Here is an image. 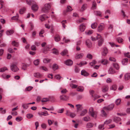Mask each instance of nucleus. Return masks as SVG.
Returning <instances> with one entry per match:
<instances>
[{
	"instance_id": "nucleus-62",
	"label": "nucleus",
	"mask_w": 130,
	"mask_h": 130,
	"mask_svg": "<svg viewBox=\"0 0 130 130\" xmlns=\"http://www.w3.org/2000/svg\"><path fill=\"white\" fill-rule=\"evenodd\" d=\"M72 10V9L70 6H68L67 7V11H70Z\"/></svg>"
},
{
	"instance_id": "nucleus-40",
	"label": "nucleus",
	"mask_w": 130,
	"mask_h": 130,
	"mask_svg": "<svg viewBox=\"0 0 130 130\" xmlns=\"http://www.w3.org/2000/svg\"><path fill=\"white\" fill-rule=\"evenodd\" d=\"M98 25V24L96 23H92L91 25V28L93 29H94Z\"/></svg>"
},
{
	"instance_id": "nucleus-3",
	"label": "nucleus",
	"mask_w": 130,
	"mask_h": 130,
	"mask_svg": "<svg viewBox=\"0 0 130 130\" xmlns=\"http://www.w3.org/2000/svg\"><path fill=\"white\" fill-rule=\"evenodd\" d=\"M114 106V104L112 103L110 104L108 106L104 107L103 109L106 111H111L113 109Z\"/></svg>"
},
{
	"instance_id": "nucleus-37",
	"label": "nucleus",
	"mask_w": 130,
	"mask_h": 130,
	"mask_svg": "<svg viewBox=\"0 0 130 130\" xmlns=\"http://www.w3.org/2000/svg\"><path fill=\"white\" fill-rule=\"evenodd\" d=\"M117 89V86L116 85H113L110 87V89L111 90H113L114 91L116 90Z\"/></svg>"
},
{
	"instance_id": "nucleus-14",
	"label": "nucleus",
	"mask_w": 130,
	"mask_h": 130,
	"mask_svg": "<svg viewBox=\"0 0 130 130\" xmlns=\"http://www.w3.org/2000/svg\"><path fill=\"white\" fill-rule=\"evenodd\" d=\"M86 44L87 46L89 47H91L92 45V43L89 40L87 39L86 40Z\"/></svg>"
},
{
	"instance_id": "nucleus-56",
	"label": "nucleus",
	"mask_w": 130,
	"mask_h": 130,
	"mask_svg": "<svg viewBox=\"0 0 130 130\" xmlns=\"http://www.w3.org/2000/svg\"><path fill=\"white\" fill-rule=\"evenodd\" d=\"M103 109L101 111V113L104 116H106L107 115V114L106 112Z\"/></svg>"
},
{
	"instance_id": "nucleus-35",
	"label": "nucleus",
	"mask_w": 130,
	"mask_h": 130,
	"mask_svg": "<svg viewBox=\"0 0 130 130\" xmlns=\"http://www.w3.org/2000/svg\"><path fill=\"white\" fill-rule=\"evenodd\" d=\"M121 100L120 99H118L116 100L115 101V103L117 105H118L120 104Z\"/></svg>"
},
{
	"instance_id": "nucleus-4",
	"label": "nucleus",
	"mask_w": 130,
	"mask_h": 130,
	"mask_svg": "<svg viewBox=\"0 0 130 130\" xmlns=\"http://www.w3.org/2000/svg\"><path fill=\"white\" fill-rule=\"evenodd\" d=\"M105 25L103 23L100 24L98 26L97 28L98 31L99 32H101L104 30L105 27Z\"/></svg>"
},
{
	"instance_id": "nucleus-12",
	"label": "nucleus",
	"mask_w": 130,
	"mask_h": 130,
	"mask_svg": "<svg viewBox=\"0 0 130 130\" xmlns=\"http://www.w3.org/2000/svg\"><path fill=\"white\" fill-rule=\"evenodd\" d=\"M99 39V40L98 41V44L99 46H101L104 42V40L101 36V38H100Z\"/></svg>"
},
{
	"instance_id": "nucleus-59",
	"label": "nucleus",
	"mask_w": 130,
	"mask_h": 130,
	"mask_svg": "<svg viewBox=\"0 0 130 130\" xmlns=\"http://www.w3.org/2000/svg\"><path fill=\"white\" fill-rule=\"evenodd\" d=\"M32 88V87L31 86H29L26 88L25 90L26 91H29L31 90Z\"/></svg>"
},
{
	"instance_id": "nucleus-52",
	"label": "nucleus",
	"mask_w": 130,
	"mask_h": 130,
	"mask_svg": "<svg viewBox=\"0 0 130 130\" xmlns=\"http://www.w3.org/2000/svg\"><path fill=\"white\" fill-rule=\"evenodd\" d=\"M49 101V99L48 98H43L41 102H46L47 101Z\"/></svg>"
},
{
	"instance_id": "nucleus-36",
	"label": "nucleus",
	"mask_w": 130,
	"mask_h": 130,
	"mask_svg": "<svg viewBox=\"0 0 130 130\" xmlns=\"http://www.w3.org/2000/svg\"><path fill=\"white\" fill-rule=\"evenodd\" d=\"M26 10V9L25 8H23L21 9L19 11V13L21 14H22L25 12Z\"/></svg>"
},
{
	"instance_id": "nucleus-9",
	"label": "nucleus",
	"mask_w": 130,
	"mask_h": 130,
	"mask_svg": "<svg viewBox=\"0 0 130 130\" xmlns=\"http://www.w3.org/2000/svg\"><path fill=\"white\" fill-rule=\"evenodd\" d=\"M108 72L109 74H113L116 73V71L113 68L110 67L108 71Z\"/></svg>"
},
{
	"instance_id": "nucleus-41",
	"label": "nucleus",
	"mask_w": 130,
	"mask_h": 130,
	"mask_svg": "<svg viewBox=\"0 0 130 130\" xmlns=\"http://www.w3.org/2000/svg\"><path fill=\"white\" fill-rule=\"evenodd\" d=\"M93 32V31L92 30H89L86 32V34L87 35H90Z\"/></svg>"
},
{
	"instance_id": "nucleus-29",
	"label": "nucleus",
	"mask_w": 130,
	"mask_h": 130,
	"mask_svg": "<svg viewBox=\"0 0 130 130\" xmlns=\"http://www.w3.org/2000/svg\"><path fill=\"white\" fill-rule=\"evenodd\" d=\"M113 66L117 70H118L119 69V65L117 63H114L113 64Z\"/></svg>"
},
{
	"instance_id": "nucleus-17",
	"label": "nucleus",
	"mask_w": 130,
	"mask_h": 130,
	"mask_svg": "<svg viewBox=\"0 0 130 130\" xmlns=\"http://www.w3.org/2000/svg\"><path fill=\"white\" fill-rule=\"evenodd\" d=\"M101 38V35L99 34H97V36L96 37H91V40L93 41H95L97 40H99L100 38Z\"/></svg>"
},
{
	"instance_id": "nucleus-16",
	"label": "nucleus",
	"mask_w": 130,
	"mask_h": 130,
	"mask_svg": "<svg viewBox=\"0 0 130 130\" xmlns=\"http://www.w3.org/2000/svg\"><path fill=\"white\" fill-rule=\"evenodd\" d=\"M81 73L82 75L85 76H87L89 75V73L84 70H82L81 71Z\"/></svg>"
},
{
	"instance_id": "nucleus-48",
	"label": "nucleus",
	"mask_w": 130,
	"mask_h": 130,
	"mask_svg": "<svg viewBox=\"0 0 130 130\" xmlns=\"http://www.w3.org/2000/svg\"><path fill=\"white\" fill-rule=\"evenodd\" d=\"M26 3L28 5L30 6L34 2V1L33 0H26Z\"/></svg>"
},
{
	"instance_id": "nucleus-8",
	"label": "nucleus",
	"mask_w": 130,
	"mask_h": 130,
	"mask_svg": "<svg viewBox=\"0 0 130 130\" xmlns=\"http://www.w3.org/2000/svg\"><path fill=\"white\" fill-rule=\"evenodd\" d=\"M66 114L67 116H70L72 118H73L76 116L75 113L71 112L69 110L67 111Z\"/></svg>"
},
{
	"instance_id": "nucleus-58",
	"label": "nucleus",
	"mask_w": 130,
	"mask_h": 130,
	"mask_svg": "<svg viewBox=\"0 0 130 130\" xmlns=\"http://www.w3.org/2000/svg\"><path fill=\"white\" fill-rule=\"evenodd\" d=\"M104 124L100 125L98 126V128L99 129H103L104 128Z\"/></svg>"
},
{
	"instance_id": "nucleus-44",
	"label": "nucleus",
	"mask_w": 130,
	"mask_h": 130,
	"mask_svg": "<svg viewBox=\"0 0 130 130\" xmlns=\"http://www.w3.org/2000/svg\"><path fill=\"white\" fill-rule=\"evenodd\" d=\"M96 63V61L95 60H93L92 62H90L89 63L90 65L91 66V67H92Z\"/></svg>"
},
{
	"instance_id": "nucleus-60",
	"label": "nucleus",
	"mask_w": 130,
	"mask_h": 130,
	"mask_svg": "<svg viewBox=\"0 0 130 130\" xmlns=\"http://www.w3.org/2000/svg\"><path fill=\"white\" fill-rule=\"evenodd\" d=\"M70 87L72 88H77V85L73 84H70Z\"/></svg>"
},
{
	"instance_id": "nucleus-21",
	"label": "nucleus",
	"mask_w": 130,
	"mask_h": 130,
	"mask_svg": "<svg viewBox=\"0 0 130 130\" xmlns=\"http://www.w3.org/2000/svg\"><path fill=\"white\" fill-rule=\"evenodd\" d=\"M85 28V26L83 24H82L79 26V29L81 31H84Z\"/></svg>"
},
{
	"instance_id": "nucleus-23",
	"label": "nucleus",
	"mask_w": 130,
	"mask_h": 130,
	"mask_svg": "<svg viewBox=\"0 0 130 130\" xmlns=\"http://www.w3.org/2000/svg\"><path fill=\"white\" fill-rule=\"evenodd\" d=\"M83 120L86 122H88L90 120V118L89 116H87L83 118Z\"/></svg>"
},
{
	"instance_id": "nucleus-39",
	"label": "nucleus",
	"mask_w": 130,
	"mask_h": 130,
	"mask_svg": "<svg viewBox=\"0 0 130 130\" xmlns=\"http://www.w3.org/2000/svg\"><path fill=\"white\" fill-rule=\"evenodd\" d=\"M112 121V120L110 119L107 120L104 122V124L107 125L111 123Z\"/></svg>"
},
{
	"instance_id": "nucleus-2",
	"label": "nucleus",
	"mask_w": 130,
	"mask_h": 130,
	"mask_svg": "<svg viewBox=\"0 0 130 130\" xmlns=\"http://www.w3.org/2000/svg\"><path fill=\"white\" fill-rule=\"evenodd\" d=\"M51 6L50 3H46L45 4L44 7L42 9V11L43 12L47 13L51 9Z\"/></svg>"
},
{
	"instance_id": "nucleus-31",
	"label": "nucleus",
	"mask_w": 130,
	"mask_h": 130,
	"mask_svg": "<svg viewBox=\"0 0 130 130\" xmlns=\"http://www.w3.org/2000/svg\"><path fill=\"white\" fill-rule=\"evenodd\" d=\"M34 63L36 66H38L40 60L39 59H37L34 61Z\"/></svg>"
},
{
	"instance_id": "nucleus-20",
	"label": "nucleus",
	"mask_w": 130,
	"mask_h": 130,
	"mask_svg": "<svg viewBox=\"0 0 130 130\" xmlns=\"http://www.w3.org/2000/svg\"><path fill=\"white\" fill-rule=\"evenodd\" d=\"M94 126V124L91 122L87 123L86 125V127L87 128H90Z\"/></svg>"
},
{
	"instance_id": "nucleus-47",
	"label": "nucleus",
	"mask_w": 130,
	"mask_h": 130,
	"mask_svg": "<svg viewBox=\"0 0 130 130\" xmlns=\"http://www.w3.org/2000/svg\"><path fill=\"white\" fill-rule=\"evenodd\" d=\"M128 59L127 58L123 59L122 61V63L123 65L125 64V63L127 62Z\"/></svg>"
},
{
	"instance_id": "nucleus-33",
	"label": "nucleus",
	"mask_w": 130,
	"mask_h": 130,
	"mask_svg": "<svg viewBox=\"0 0 130 130\" xmlns=\"http://www.w3.org/2000/svg\"><path fill=\"white\" fill-rule=\"evenodd\" d=\"M87 111L86 109H84L81 113L80 115L82 116H84L87 113Z\"/></svg>"
},
{
	"instance_id": "nucleus-57",
	"label": "nucleus",
	"mask_w": 130,
	"mask_h": 130,
	"mask_svg": "<svg viewBox=\"0 0 130 130\" xmlns=\"http://www.w3.org/2000/svg\"><path fill=\"white\" fill-rule=\"evenodd\" d=\"M117 40L118 42L119 43H121L123 41V40L121 38L119 37L117 38Z\"/></svg>"
},
{
	"instance_id": "nucleus-18",
	"label": "nucleus",
	"mask_w": 130,
	"mask_h": 130,
	"mask_svg": "<svg viewBox=\"0 0 130 130\" xmlns=\"http://www.w3.org/2000/svg\"><path fill=\"white\" fill-rule=\"evenodd\" d=\"M130 78V73H126L124 76V79L125 80H127Z\"/></svg>"
},
{
	"instance_id": "nucleus-19",
	"label": "nucleus",
	"mask_w": 130,
	"mask_h": 130,
	"mask_svg": "<svg viewBox=\"0 0 130 130\" xmlns=\"http://www.w3.org/2000/svg\"><path fill=\"white\" fill-rule=\"evenodd\" d=\"M108 89L109 87L108 86H105L102 88V91L103 92H105L108 91Z\"/></svg>"
},
{
	"instance_id": "nucleus-50",
	"label": "nucleus",
	"mask_w": 130,
	"mask_h": 130,
	"mask_svg": "<svg viewBox=\"0 0 130 130\" xmlns=\"http://www.w3.org/2000/svg\"><path fill=\"white\" fill-rule=\"evenodd\" d=\"M51 60V59H48L45 58L43 60V62L45 63H47L49 62Z\"/></svg>"
},
{
	"instance_id": "nucleus-28",
	"label": "nucleus",
	"mask_w": 130,
	"mask_h": 130,
	"mask_svg": "<svg viewBox=\"0 0 130 130\" xmlns=\"http://www.w3.org/2000/svg\"><path fill=\"white\" fill-rule=\"evenodd\" d=\"M22 106L24 109H27L28 108V106L27 103H23L22 104Z\"/></svg>"
},
{
	"instance_id": "nucleus-13",
	"label": "nucleus",
	"mask_w": 130,
	"mask_h": 130,
	"mask_svg": "<svg viewBox=\"0 0 130 130\" xmlns=\"http://www.w3.org/2000/svg\"><path fill=\"white\" fill-rule=\"evenodd\" d=\"M32 9L34 11H37L38 9V6L36 4H35L32 5L31 7Z\"/></svg>"
},
{
	"instance_id": "nucleus-25",
	"label": "nucleus",
	"mask_w": 130,
	"mask_h": 130,
	"mask_svg": "<svg viewBox=\"0 0 130 130\" xmlns=\"http://www.w3.org/2000/svg\"><path fill=\"white\" fill-rule=\"evenodd\" d=\"M14 31L12 29L7 30L6 32V34L8 35H10L14 33Z\"/></svg>"
},
{
	"instance_id": "nucleus-15",
	"label": "nucleus",
	"mask_w": 130,
	"mask_h": 130,
	"mask_svg": "<svg viewBox=\"0 0 130 130\" xmlns=\"http://www.w3.org/2000/svg\"><path fill=\"white\" fill-rule=\"evenodd\" d=\"M65 63L67 65L71 66L73 64V62L71 60L68 59L65 62Z\"/></svg>"
},
{
	"instance_id": "nucleus-55",
	"label": "nucleus",
	"mask_w": 130,
	"mask_h": 130,
	"mask_svg": "<svg viewBox=\"0 0 130 130\" xmlns=\"http://www.w3.org/2000/svg\"><path fill=\"white\" fill-rule=\"evenodd\" d=\"M23 119L22 117H18L16 118V120L18 122L21 121Z\"/></svg>"
},
{
	"instance_id": "nucleus-22",
	"label": "nucleus",
	"mask_w": 130,
	"mask_h": 130,
	"mask_svg": "<svg viewBox=\"0 0 130 130\" xmlns=\"http://www.w3.org/2000/svg\"><path fill=\"white\" fill-rule=\"evenodd\" d=\"M84 56V54L83 53H81L76 55L75 58L76 59H78L82 58Z\"/></svg>"
},
{
	"instance_id": "nucleus-1",
	"label": "nucleus",
	"mask_w": 130,
	"mask_h": 130,
	"mask_svg": "<svg viewBox=\"0 0 130 130\" xmlns=\"http://www.w3.org/2000/svg\"><path fill=\"white\" fill-rule=\"evenodd\" d=\"M89 113L92 117L94 118H96L97 117V112L96 111H94L92 107H91L90 108Z\"/></svg>"
},
{
	"instance_id": "nucleus-32",
	"label": "nucleus",
	"mask_w": 130,
	"mask_h": 130,
	"mask_svg": "<svg viewBox=\"0 0 130 130\" xmlns=\"http://www.w3.org/2000/svg\"><path fill=\"white\" fill-rule=\"evenodd\" d=\"M101 63L103 65L106 64L108 63L107 60L105 59H102L101 61Z\"/></svg>"
},
{
	"instance_id": "nucleus-6",
	"label": "nucleus",
	"mask_w": 130,
	"mask_h": 130,
	"mask_svg": "<svg viewBox=\"0 0 130 130\" xmlns=\"http://www.w3.org/2000/svg\"><path fill=\"white\" fill-rule=\"evenodd\" d=\"M69 98V96L66 95H61L60 96V99L63 101H68Z\"/></svg>"
},
{
	"instance_id": "nucleus-24",
	"label": "nucleus",
	"mask_w": 130,
	"mask_h": 130,
	"mask_svg": "<svg viewBox=\"0 0 130 130\" xmlns=\"http://www.w3.org/2000/svg\"><path fill=\"white\" fill-rule=\"evenodd\" d=\"M87 5L86 4H83L81 7L80 11H84L87 8Z\"/></svg>"
},
{
	"instance_id": "nucleus-42",
	"label": "nucleus",
	"mask_w": 130,
	"mask_h": 130,
	"mask_svg": "<svg viewBox=\"0 0 130 130\" xmlns=\"http://www.w3.org/2000/svg\"><path fill=\"white\" fill-rule=\"evenodd\" d=\"M61 23L62 25V27L64 29L65 28L66 26L65 25V24L67 23L66 21L63 20L61 22Z\"/></svg>"
},
{
	"instance_id": "nucleus-54",
	"label": "nucleus",
	"mask_w": 130,
	"mask_h": 130,
	"mask_svg": "<svg viewBox=\"0 0 130 130\" xmlns=\"http://www.w3.org/2000/svg\"><path fill=\"white\" fill-rule=\"evenodd\" d=\"M53 68L54 70L55 71L58 68V65L56 64H53Z\"/></svg>"
},
{
	"instance_id": "nucleus-10",
	"label": "nucleus",
	"mask_w": 130,
	"mask_h": 130,
	"mask_svg": "<svg viewBox=\"0 0 130 130\" xmlns=\"http://www.w3.org/2000/svg\"><path fill=\"white\" fill-rule=\"evenodd\" d=\"M38 114L39 116H48L49 114L46 111H45L44 112H39Z\"/></svg>"
},
{
	"instance_id": "nucleus-53",
	"label": "nucleus",
	"mask_w": 130,
	"mask_h": 130,
	"mask_svg": "<svg viewBox=\"0 0 130 130\" xmlns=\"http://www.w3.org/2000/svg\"><path fill=\"white\" fill-rule=\"evenodd\" d=\"M95 14L97 15H99L100 16H101V12L100 11H96L95 12Z\"/></svg>"
},
{
	"instance_id": "nucleus-43",
	"label": "nucleus",
	"mask_w": 130,
	"mask_h": 130,
	"mask_svg": "<svg viewBox=\"0 0 130 130\" xmlns=\"http://www.w3.org/2000/svg\"><path fill=\"white\" fill-rule=\"evenodd\" d=\"M121 120V119L119 117H117L115 118L114 119V121L116 123H117L118 122Z\"/></svg>"
},
{
	"instance_id": "nucleus-45",
	"label": "nucleus",
	"mask_w": 130,
	"mask_h": 130,
	"mask_svg": "<svg viewBox=\"0 0 130 130\" xmlns=\"http://www.w3.org/2000/svg\"><path fill=\"white\" fill-rule=\"evenodd\" d=\"M96 4L95 1H94L93 3L92 6V9H95L96 8Z\"/></svg>"
},
{
	"instance_id": "nucleus-64",
	"label": "nucleus",
	"mask_w": 130,
	"mask_h": 130,
	"mask_svg": "<svg viewBox=\"0 0 130 130\" xmlns=\"http://www.w3.org/2000/svg\"><path fill=\"white\" fill-rule=\"evenodd\" d=\"M67 91L66 89H64L62 90L61 92L62 93L65 94L66 93Z\"/></svg>"
},
{
	"instance_id": "nucleus-34",
	"label": "nucleus",
	"mask_w": 130,
	"mask_h": 130,
	"mask_svg": "<svg viewBox=\"0 0 130 130\" xmlns=\"http://www.w3.org/2000/svg\"><path fill=\"white\" fill-rule=\"evenodd\" d=\"M8 68L7 67H3L1 68L0 69V72H5L6 70H8Z\"/></svg>"
},
{
	"instance_id": "nucleus-27",
	"label": "nucleus",
	"mask_w": 130,
	"mask_h": 130,
	"mask_svg": "<svg viewBox=\"0 0 130 130\" xmlns=\"http://www.w3.org/2000/svg\"><path fill=\"white\" fill-rule=\"evenodd\" d=\"M29 66V65L28 64L23 63L22 65V69L24 70H25L27 69V67Z\"/></svg>"
},
{
	"instance_id": "nucleus-46",
	"label": "nucleus",
	"mask_w": 130,
	"mask_h": 130,
	"mask_svg": "<svg viewBox=\"0 0 130 130\" xmlns=\"http://www.w3.org/2000/svg\"><path fill=\"white\" fill-rule=\"evenodd\" d=\"M26 117L28 119H31L33 117V115L31 113L28 114L26 115Z\"/></svg>"
},
{
	"instance_id": "nucleus-5",
	"label": "nucleus",
	"mask_w": 130,
	"mask_h": 130,
	"mask_svg": "<svg viewBox=\"0 0 130 130\" xmlns=\"http://www.w3.org/2000/svg\"><path fill=\"white\" fill-rule=\"evenodd\" d=\"M102 51L101 52V55L102 56H105L107 54L108 51L107 48L105 47L102 48Z\"/></svg>"
},
{
	"instance_id": "nucleus-49",
	"label": "nucleus",
	"mask_w": 130,
	"mask_h": 130,
	"mask_svg": "<svg viewBox=\"0 0 130 130\" xmlns=\"http://www.w3.org/2000/svg\"><path fill=\"white\" fill-rule=\"evenodd\" d=\"M68 53V51L66 50H64L61 53V54L62 55H66Z\"/></svg>"
},
{
	"instance_id": "nucleus-26",
	"label": "nucleus",
	"mask_w": 130,
	"mask_h": 130,
	"mask_svg": "<svg viewBox=\"0 0 130 130\" xmlns=\"http://www.w3.org/2000/svg\"><path fill=\"white\" fill-rule=\"evenodd\" d=\"M84 88L83 86H79L77 88V90L78 92H83L84 90Z\"/></svg>"
},
{
	"instance_id": "nucleus-30",
	"label": "nucleus",
	"mask_w": 130,
	"mask_h": 130,
	"mask_svg": "<svg viewBox=\"0 0 130 130\" xmlns=\"http://www.w3.org/2000/svg\"><path fill=\"white\" fill-rule=\"evenodd\" d=\"M55 40L56 42H58L60 41V36L58 35H56L55 37Z\"/></svg>"
},
{
	"instance_id": "nucleus-11",
	"label": "nucleus",
	"mask_w": 130,
	"mask_h": 130,
	"mask_svg": "<svg viewBox=\"0 0 130 130\" xmlns=\"http://www.w3.org/2000/svg\"><path fill=\"white\" fill-rule=\"evenodd\" d=\"M34 76L35 77L37 78H40L42 76V75L39 73H35L34 74Z\"/></svg>"
},
{
	"instance_id": "nucleus-61",
	"label": "nucleus",
	"mask_w": 130,
	"mask_h": 130,
	"mask_svg": "<svg viewBox=\"0 0 130 130\" xmlns=\"http://www.w3.org/2000/svg\"><path fill=\"white\" fill-rule=\"evenodd\" d=\"M40 69H41L44 70L45 71H48V69L46 68L44 66H41L40 67Z\"/></svg>"
},
{
	"instance_id": "nucleus-38",
	"label": "nucleus",
	"mask_w": 130,
	"mask_h": 130,
	"mask_svg": "<svg viewBox=\"0 0 130 130\" xmlns=\"http://www.w3.org/2000/svg\"><path fill=\"white\" fill-rule=\"evenodd\" d=\"M12 44L14 46L18 47L19 46V43L18 42H15L14 41H13L12 42Z\"/></svg>"
},
{
	"instance_id": "nucleus-7",
	"label": "nucleus",
	"mask_w": 130,
	"mask_h": 130,
	"mask_svg": "<svg viewBox=\"0 0 130 130\" xmlns=\"http://www.w3.org/2000/svg\"><path fill=\"white\" fill-rule=\"evenodd\" d=\"M10 69L11 70L14 72H17L19 70L16 65L14 64H12L11 65Z\"/></svg>"
},
{
	"instance_id": "nucleus-51",
	"label": "nucleus",
	"mask_w": 130,
	"mask_h": 130,
	"mask_svg": "<svg viewBox=\"0 0 130 130\" xmlns=\"http://www.w3.org/2000/svg\"><path fill=\"white\" fill-rule=\"evenodd\" d=\"M46 17L45 15H41L40 17V19L42 21H43L45 20Z\"/></svg>"
},
{
	"instance_id": "nucleus-63",
	"label": "nucleus",
	"mask_w": 130,
	"mask_h": 130,
	"mask_svg": "<svg viewBox=\"0 0 130 130\" xmlns=\"http://www.w3.org/2000/svg\"><path fill=\"white\" fill-rule=\"evenodd\" d=\"M109 60H110L115 62L116 61V59L114 57H110L109 58Z\"/></svg>"
}]
</instances>
